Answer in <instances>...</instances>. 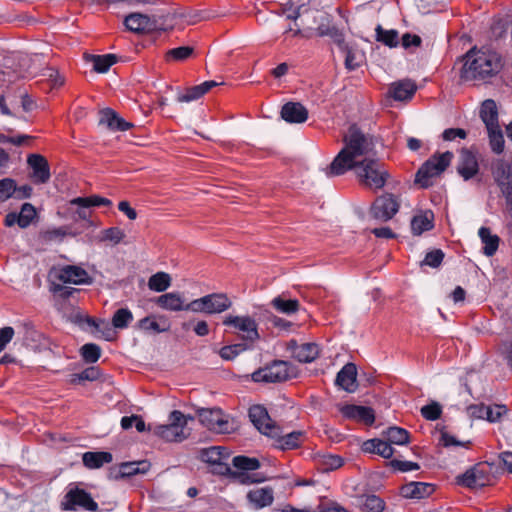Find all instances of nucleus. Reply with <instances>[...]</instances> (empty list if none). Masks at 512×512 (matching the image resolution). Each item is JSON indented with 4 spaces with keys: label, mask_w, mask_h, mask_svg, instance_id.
<instances>
[{
    "label": "nucleus",
    "mask_w": 512,
    "mask_h": 512,
    "mask_svg": "<svg viewBox=\"0 0 512 512\" xmlns=\"http://www.w3.org/2000/svg\"><path fill=\"white\" fill-rule=\"evenodd\" d=\"M263 316L267 324H271L273 327L278 328L281 331L289 332L294 326V323H292L291 321L276 316L275 314L268 310L264 311Z\"/></svg>",
    "instance_id": "49"
},
{
    "label": "nucleus",
    "mask_w": 512,
    "mask_h": 512,
    "mask_svg": "<svg viewBox=\"0 0 512 512\" xmlns=\"http://www.w3.org/2000/svg\"><path fill=\"white\" fill-rule=\"evenodd\" d=\"M353 170L359 182L371 189H381L385 186L389 172L385 169L384 164L376 156L362 159L361 162Z\"/></svg>",
    "instance_id": "4"
},
{
    "label": "nucleus",
    "mask_w": 512,
    "mask_h": 512,
    "mask_svg": "<svg viewBox=\"0 0 512 512\" xmlns=\"http://www.w3.org/2000/svg\"><path fill=\"white\" fill-rule=\"evenodd\" d=\"M232 301L225 293H211L186 304L185 311L205 314H219L228 310Z\"/></svg>",
    "instance_id": "8"
},
{
    "label": "nucleus",
    "mask_w": 512,
    "mask_h": 512,
    "mask_svg": "<svg viewBox=\"0 0 512 512\" xmlns=\"http://www.w3.org/2000/svg\"><path fill=\"white\" fill-rule=\"evenodd\" d=\"M357 368L353 363H347L337 373L335 384L344 389L345 391L352 393L357 389Z\"/></svg>",
    "instance_id": "24"
},
{
    "label": "nucleus",
    "mask_w": 512,
    "mask_h": 512,
    "mask_svg": "<svg viewBox=\"0 0 512 512\" xmlns=\"http://www.w3.org/2000/svg\"><path fill=\"white\" fill-rule=\"evenodd\" d=\"M399 207L400 204L394 195L386 193L375 199L370 208V215L376 220L386 222L393 218Z\"/></svg>",
    "instance_id": "11"
},
{
    "label": "nucleus",
    "mask_w": 512,
    "mask_h": 512,
    "mask_svg": "<svg viewBox=\"0 0 512 512\" xmlns=\"http://www.w3.org/2000/svg\"><path fill=\"white\" fill-rule=\"evenodd\" d=\"M502 66V59L498 53L474 47L463 56L460 77L464 81H485L497 75Z\"/></svg>",
    "instance_id": "2"
},
{
    "label": "nucleus",
    "mask_w": 512,
    "mask_h": 512,
    "mask_svg": "<svg viewBox=\"0 0 512 512\" xmlns=\"http://www.w3.org/2000/svg\"><path fill=\"white\" fill-rule=\"evenodd\" d=\"M442 407L438 402H431L421 408V415L429 421H435L440 418Z\"/></svg>",
    "instance_id": "53"
},
{
    "label": "nucleus",
    "mask_w": 512,
    "mask_h": 512,
    "mask_svg": "<svg viewBox=\"0 0 512 512\" xmlns=\"http://www.w3.org/2000/svg\"><path fill=\"white\" fill-rule=\"evenodd\" d=\"M58 279L63 283H73L76 285L90 282V278L86 270L74 265H67L63 267L59 272Z\"/></svg>",
    "instance_id": "25"
},
{
    "label": "nucleus",
    "mask_w": 512,
    "mask_h": 512,
    "mask_svg": "<svg viewBox=\"0 0 512 512\" xmlns=\"http://www.w3.org/2000/svg\"><path fill=\"white\" fill-rule=\"evenodd\" d=\"M444 259V252L441 249H435L431 252H428L421 262V266L427 265L432 268H437L440 266Z\"/></svg>",
    "instance_id": "55"
},
{
    "label": "nucleus",
    "mask_w": 512,
    "mask_h": 512,
    "mask_svg": "<svg viewBox=\"0 0 512 512\" xmlns=\"http://www.w3.org/2000/svg\"><path fill=\"white\" fill-rule=\"evenodd\" d=\"M247 499L256 509L270 506L274 500L273 489L271 487H263L250 490L247 494Z\"/></svg>",
    "instance_id": "29"
},
{
    "label": "nucleus",
    "mask_w": 512,
    "mask_h": 512,
    "mask_svg": "<svg viewBox=\"0 0 512 512\" xmlns=\"http://www.w3.org/2000/svg\"><path fill=\"white\" fill-rule=\"evenodd\" d=\"M42 76L47 77L53 87H60L64 84L65 79L63 76H61L58 71L52 67H46L43 69Z\"/></svg>",
    "instance_id": "61"
},
{
    "label": "nucleus",
    "mask_w": 512,
    "mask_h": 512,
    "mask_svg": "<svg viewBox=\"0 0 512 512\" xmlns=\"http://www.w3.org/2000/svg\"><path fill=\"white\" fill-rule=\"evenodd\" d=\"M249 418L255 428L263 435L269 437V432L277 425L270 418L266 408L261 405H254L249 409Z\"/></svg>",
    "instance_id": "16"
},
{
    "label": "nucleus",
    "mask_w": 512,
    "mask_h": 512,
    "mask_svg": "<svg viewBox=\"0 0 512 512\" xmlns=\"http://www.w3.org/2000/svg\"><path fill=\"white\" fill-rule=\"evenodd\" d=\"M388 465L393 468L394 470L400 471V472H408L412 470H419L420 466L416 462L411 461H402L398 459L391 460Z\"/></svg>",
    "instance_id": "58"
},
{
    "label": "nucleus",
    "mask_w": 512,
    "mask_h": 512,
    "mask_svg": "<svg viewBox=\"0 0 512 512\" xmlns=\"http://www.w3.org/2000/svg\"><path fill=\"white\" fill-rule=\"evenodd\" d=\"M139 327L147 332L159 333L164 331V328H160L158 322L153 317H145L139 321Z\"/></svg>",
    "instance_id": "63"
},
{
    "label": "nucleus",
    "mask_w": 512,
    "mask_h": 512,
    "mask_svg": "<svg viewBox=\"0 0 512 512\" xmlns=\"http://www.w3.org/2000/svg\"><path fill=\"white\" fill-rule=\"evenodd\" d=\"M360 507L363 512H383L385 502L377 495H364L360 498Z\"/></svg>",
    "instance_id": "40"
},
{
    "label": "nucleus",
    "mask_w": 512,
    "mask_h": 512,
    "mask_svg": "<svg viewBox=\"0 0 512 512\" xmlns=\"http://www.w3.org/2000/svg\"><path fill=\"white\" fill-rule=\"evenodd\" d=\"M281 348L290 352H294L297 349H300V352H320L322 350L316 342L299 343L296 339H290L281 345Z\"/></svg>",
    "instance_id": "44"
},
{
    "label": "nucleus",
    "mask_w": 512,
    "mask_h": 512,
    "mask_svg": "<svg viewBox=\"0 0 512 512\" xmlns=\"http://www.w3.org/2000/svg\"><path fill=\"white\" fill-rule=\"evenodd\" d=\"M156 304L164 310L182 311L185 310L184 301L179 293L170 292L159 296Z\"/></svg>",
    "instance_id": "33"
},
{
    "label": "nucleus",
    "mask_w": 512,
    "mask_h": 512,
    "mask_svg": "<svg viewBox=\"0 0 512 512\" xmlns=\"http://www.w3.org/2000/svg\"><path fill=\"white\" fill-rule=\"evenodd\" d=\"M223 325L232 327L242 333L241 339L243 343L235 344L233 346H224L219 352H239V350L252 349L254 343L261 339V335L258 330V323L256 320L249 315L242 316H226L223 320Z\"/></svg>",
    "instance_id": "3"
},
{
    "label": "nucleus",
    "mask_w": 512,
    "mask_h": 512,
    "mask_svg": "<svg viewBox=\"0 0 512 512\" xmlns=\"http://www.w3.org/2000/svg\"><path fill=\"white\" fill-rule=\"evenodd\" d=\"M343 142L344 147L325 168V174L328 177L343 175L359 164L362 159L377 155L374 138L362 132L355 124L349 127Z\"/></svg>",
    "instance_id": "1"
},
{
    "label": "nucleus",
    "mask_w": 512,
    "mask_h": 512,
    "mask_svg": "<svg viewBox=\"0 0 512 512\" xmlns=\"http://www.w3.org/2000/svg\"><path fill=\"white\" fill-rule=\"evenodd\" d=\"M434 227V213L426 210L413 216L411 220V231L413 235L420 236L423 232L429 231Z\"/></svg>",
    "instance_id": "31"
},
{
    "label": "nucleus",
    "mask_w": 512,
    "mask_h": 512,
    "mask_svg": "<svg viewBox=\"0 0 512 512\" xmlns=\"http://www.w3.org/2000/svg\"><path fill=\"white\" fill-rule=\"evenodd\" d=\"M199 421L203 426L216 433H228L229 422L224 418L219 408H201L197 411Z\"/></svg>",
    "instance_id": "12"
},
{
    "label": "nucleus",
    "mask_w": 512,
    "mask_h": 512,
    "mask_svg": "<svg viewBox=\"0 0 512 512\" xmlns=\"http://www.w3.org/2000/svg\"><path fill=\"white\" fill-rule=\"evenodd\" d=\"M201 84L190 87L184 94H179L177 97L178 102H191L201 98L204 95Z\"/></svg>",
    "instance_id": "54"
},
{
    "label": "nucleus",
    "mask_w": 512,
    "mask_h": 512,
    "mask_svg": "<svg viewBox=\"0 0 512 512\" xmlns=\"http://www.w3.org/2000/svg\"><path fill=\"white\" fill-rule=\"evenodd\" d=\"M382 437L386 439L390 445H406L410 442L409 432L401 427L391 426L382 432Z\"/></svg>",
    "instance_id": "36"
},
{
    "label": "nucleus",
    "mask_w": 512,
    "mask_h": 512,
    "mask_svg": "<svg viewBox=\"0 0 512 512\" xmlns=\"http://www.w3.org/2000/svg\"><path fill=\"white\" fill-rule=\"evenodd\" d=\"M268 432L269 438L274 440V447L282 451L300 447L305 439V432L292 431L284 434L282 428L278 425Z\"/></svg>",
    "instance_id": "13"
},
{
    "label": "nucleus",
    "mask_w": 512,
    "mask_h": 512,
    "mask_svg": "<svg viewBox=\"0 0 512 512\" xmlns=\"http://www.w3.org/2000/svg\"><path fill=\"white\" fill-rule=\"evenodd\" d=\"M491 173L506 200V210L512 218V164L496 159L491 164Z\"/></svg>",
    "instance_id": "9"
},
{
    "label": "nucleus",
    "mask_w": 512,
    "mask_h": 512,
    "mask_svg": "<svg viewBox=\"0 0 512 512\" xmlns=\"http://www.w3.org/2000/svg\"><path fill=\"white\" fill-rule=\"evenodd\" d=\"M77 508H82L89 512H97L99 510L97 502L94 501L89 492L78 486H71L63 497L61 509L63 511H75Z\"/></svg>",
    "instance_id": "10"
},
{
    "label": "nucleus",
    "mask_w": 512,
    "mask_h": 512,
    "mask_svg": "<svg viewBox=\"0 0 512 512\" xmlns=\"http://www.w3.org/2000/svg\"><path fill=\"white\" fill-rule=\"evenodd\" d=\"M193 419L194 417L190 415L185 416L181 411L174 410L169 415L168 424H148V431H152L156 436L168 442H182L190 435L187 422Z\"/></svg>",
    "instance_id": "5"
},
{
    "label": "nucleus",
    "mask_w": 512,
    "mask_h": 512,
    "mask_svg": "<svg viewBox=\"0 0 512 512\" xmlns=\"http://www.w3.org/2000/svg\"><path fill=\"white\" fill-rule=\"evenodd\" d=\"M124 237L125 234L122 229L119 227H111L103 230L101 241H110L114 244H118L123 240Z\"/></svg>",
    "instance_id": "56"
},
{
    "label": "nucleus",
    "mask_w": 512,
    "mask_h": 512,
    "mask_svg": "<svg viewBox=\"0 0 512 512\" xmlns=\"http://www.w3.org/2000/svg\"><path fill=\"white\" fill-rule=\"evenodd\" d=\"M71 205H83V206H111L112 201L108 198L101 197L98 195H91L89 197H77L70 201Z\"/></svg>",
    "instance_id": "47"
},
{
    "label": "nucleus",
    "mask_w": 512,
    "mask_h": 512,
    "mask_svg": "<svg viewBox=\"0 0 512 512\" xmlns=\"http://www.w3.org/2000/svg\"><path fill=\"white\" fill-rule=\"evenodd\" d=\"M375 31L377 41L382 42L383 44L391 48L396 47L398 45V32L396 30H385L382 28L381 25H378Z\"/></svg>",
    "instance_id": "45"
},
{
    "label": "nucleus",
    "mask_w": 512,
    "mask_h": 512,
    "mask_svg": "<svg viewBox=\"0 0 512 512\" xmlns=\"http://www.w3.org/2000/svg\"><path fill=\"white\" fill-rule=\"evenodd\" d=\"M124 25L129 31L141 34L154 30L156 21L146 14L134 12L125 17Z\"/></svg>",
    "instance_id": "18"
},
{
    "label": "nucleus",
    "mask_w": 512,
    "mask_h": 512,
    "mask_svg": "<svg viewBox=\"0 0 512 512\" xmlns=\"http://www.w3.org/2000/svg\"><path fill=\"white\" fill-rule=\"evenodd\" d=\"M489 406L484 404H472L467 407V413L471 418L486 419Z\"/></svg>",
    "instance_id": "62"
},
{
    "label": "nucleus",
    "mask_w": 512,
    "mask_h": 512,
    "mask_svg": "<svg viewBox=\"0 0 512 512\" xmlns=\"http://www.w3.org/2000/svg\"><path fill=\"white\" fill-rule=\"evenodd\" d=\"M458 483L468 488H482L485 486L483 472L471 468L457 477Z\"/></svg>",
    "instance_id": "35"
},
{
    "label": "nucleus",
    "mask_w": 512,
    "mask_h": 512,
    "mask_svg": "<svg viewBox=\"0 0 512 512\" xmlns=\"http://www.w3.org/2000/svg\"><path fill=\"white\" fill-rule=\"evenodd\" d=\"M151 468V464L147 460L124 462L121 463L114 479L129 478L137 474H146Z\"/></svg>",
    "instance_id": "27"
},
{
    "label": "nucleus",
    "mask_w": 512,
    "mask_h": 512,
    "mask_svg": "<svg viewBox=\"0 0 512 512\" xmlns=\"http://www.w3.org/2000/svg\"><path fill=\"white\" fill-rule=\"evenodd\" d=\"M478 235L484 244L483 253L491 257L493 256L499 247L500 238L491 233V230L487 227H481L478 231Z\"/></svg>",
    "instance_id": "34"
},
{
    "label": "nucleus",
    "mask_w": 512,
    "mask_h": 512,
    "mask_svg": "<svg viewBox=\"0 0 512 512\" xmlns=\"http://www.w3.org/2000/svg\"><path fill=\"white\" fill-rule=\"evenodd\" d=\"M212 465L214 466L212 470L214 474L229 476L232 479L238 480L241 484L261 483L267 480L266 477L260 474L249 475L247 473L233 471L227 463L221 460Z\"/></svg>",
    "instance_id": "15"
},
{
    "label": "nucleus",
    "mask_w": 512,
    "mask_h": 512,
    "mask_svg": "<svg viewBox=\"0 0 512 512\" xmlns=\"http://www.w3.org/2000/svg\"><path fill=\"white\" fill-rule=\"evenodd\" d=\"M23 346L33 352H52L57 345L34 329H28L23 337Z\"/></svg>",
    "instance_id": "14"
},
{
    "label": "nucleus",
    "mask_w": 512,
    "mask_h": 512,
    "mask_svg": "<svg viewBox=\"0 0 512 512\" xmlns=\"http://www.w3.org/2000/svg\"><path fill=\"white\" fill-rule=\"evenodd\" d=\"M487 133L491 151L496 155L502 154L505 149V139L501 127L488 128Z\"/></svg>",
    "instance_id": "38"
},
{
    "label": "nucleus",
    "mask_w": 512,
    "mask_h": 512,
    "mask_svg": "<svg viewBox=\"0 0 512 512\" xmlns=\"http://www.w3.org/2000/svg\"><path fill=\"white\" fill-rule=\"evenodd\" d=\"M479 116L485 124L486 129L497 128L499 125L498 108L493 99H486L482 102Z\"/></svg>",
    "instance_id": "28"
},
{
    "label": "nucleus",
    "mask_w": 512,
    "mask_h": 512,
    "mask_svg": "<svg viewBox=\"0 0 512 512\" xmlns=\"http://www.w3.org/2000/svg\"><path fill=\"white\" fill-rule=\"evenodd\" d=\"M395 453L394 448L386 439H379V446L376 448V454L385 459H390Z\"/></svg>",
    "instance_id": "64"
},
{
    "label": "nucleus",
    "mask_w": 512,
    "mask_h": 512,
    "mask_svg": "<svg viewBox=\"0 0 512 512\" xmlns=\"http://www.w3.org/2000/svg\"><path fill=\"white\" fill-rule=\"evenodd\" d=\"M194 48L190 46H180L177 48L170 49L166 52V59L168 61H184L192 56Z\"/></svg>",
    "instance_id": "51"
},
{
    "label": "nucleus",
    "mask_w": 512,
    "mask_h": 512,
    "mask_svg": "<svg viewBox=\"0 0 512 512\" xmlns=\"http://www.w3.org/2000/svg\"><path fill=\"white\" fill-rule=\"evenodd\" d=\"M433 491L434 486L424 482H410L400 488L401 495L409 499H422L431 495Z\"/></svg>",
    "instance_id": "26"
},
{
    "label": "nucleus",
    "mask_w": 512,
    "mask_h": 512,
    "mask_svg": "<svg viewBox=\"0 0 512 512\" xmlns=\"http://www.w3.org/2000/svg\"><path fill=\"white\" fill-rule=\"evenodd\" d=\"M297 374L298 369L292 363L283 360H275L271 364L253 372L252 380L254 382L275 383L296 377Z\"/></svg>",
    "instance_id": "6"
},
{
    "label": "nucleus",
    "mask_w": 512,
    "mask_h": 512,
    "mask_svg": "<svg viewBox=\"0 0 512 512\" xmlns=\"http://www.w3.org/2000/svg\"><path fill=\"white\" fill-rule=\"evenodd\" d=\"M314 23H317L316 28L317 35L320 37L329 36L336 26L332 24L331 16L326 13H321L318 16H314Z\"/></svg>",
    "instance_id": "46"
},
{
    "label": "nucleus",
    "mask_w": 512,
    "mask_h": 512,
    "mask_svg": "<svg viewBox=\"0 0 512 512\" xmlns=\"http://www.w3.org/2000/svg\"><path fill=\"white\" fill-rule=\"evenodd\" d=\"M16 191V182L11 178H4L0 180V199L7 200L14 195Z\"/></svg>",
    "instance_id": "57"
},
{
    "label": "nucleus",
    "mask_w": 512,
    "mask_h": 512,
    "mask_svg": "<svg viewBox=\"0 0 512 512\" xmlns=\"http://www.w3.org/2000/svg\"><path fill=\"white\" fill-rule=\"evenodd\" d=\"M132 319L133 316L129 309L120 308L113 315L112 326L118 329L126 328Z\"/></svg>",
    "instance_id": "50"
},
{
    "label": "nucleus",
    "mask_w": 512,
    "mask_h": 512,
    "mask_svg": "<svg viewBox=\"0 0 512 512\" xmlns=\"http://www.w3.org/2000/svg\"><path fill=\"white\" fill-rule=\"evenodd\" d=\"M162 356V359H157L154 362L153 359L145 358V361H149L150 364L158 366L160 369H170L175 365H184L186 364V360L184 359L183 354H159Z\"/></svg>",
    "instance_id": "39"
},
{
    "label": "nucleus",
    "mask_w": 512,
    "mask_h": 512,
    "mask_svg": "<svg viewBox=\"0 0 512 512\" xmlns=\"http://www.w3.org/2000/svg\"><path fill=\"white\" fill-rule=\"evenodd\" d=\"M19 216V227L26 228L28 227L34 217L36 216V210L35 207L30 203H24L21 207Z\"/></svg>",
    "instance_id": "52"
},
{
    "label": "nucleus",
    "mask_w": 512,
    "mask_h": 512,
    "mask_svg": "<svg viewBox=\"0 0 512 512\" xmlns=\"http://www.w3.org/2000/svg\"><path fill=\"white\" fill-rule=\"evenodd\" d=\"M479 171V165L476 156L468 149H462L459 162L457 165V172L465 180H470Z\"/></svg>",
    "instance_id": "19"
},
{
    "label": "nucleus",
    "mask_w": 512,
    "mask_h": 512,
    "mask_svg": "<svg viewBox=\"0 0 512 512\" xmlns=\"http://www.w3.org/2000/svg\"><path fill=\"white\" fill-rule=\"evenodd\" d=\"M281 118L288 123H304L308 119V110L299 102H287L281 108Z\"/></svg>",
    "instance_id": "22"
},
{
    "label": "nucleus",
    "mask_w": 512,
    "mask_h": 512,
    "mask_svg": "<svg viewBox=\"0 0 512 512\" xmlns=\"http://www.w3.org/2000/svg\"><path fill=\"white\" fill-rule=\"evenodd\" d=\"M270 304L277 312L288 316L300 310V302L297 299L288 298L285 293L274 297Z\"/></svg>",
    "instance_id": "30"
},
{
    "label": "nucleus",
    "mask_w": 512,
    "mask_h": 512,
    "mask_svg": "<svg viewBox=\"0 0 512 512\" xmlns=\"http://www.w3.org/2000/svg\"><path fill=\"white\" fill-rule=\"evenodd\" d=\"M27 163L32 169L34 182L37 184H45L50 180V166L47 159L40 154H31L27 158Z\"/></svg>",
    "instance_id": "17"
},
{
    "label": "nucleus",
    "mask_w": 512,
    "mask_h": 512,
    "mask_svg": "<svg viewBox=\"0 0 512 512\" xmlns=\"http://www.w3.org/2000/svg\"><path fill=\"white\" fill-rule=\"evenodd\" d=\"M452 158L453 153L450 151L433 155L418 169L415 182L419 184L421 188H429L432 186L431 178L443 173L450 165Z\"/></svg>",
    "instance_id": "7"
},
{
    "label": "nucleus",
    "mask_w": 512,
    "mask_h": 512,
    "mask_svg": "<svg viewBox=\"0 0 512 512\" xmlns=\"http://www.w3.org/2000/svg\"><path fill=\"white\" fill-rule=\"evenodd\" d=\"M507 412H508V409L505 405L496 404L494 406H489V408L487 410L486 420L491 423L497 422Z\"/></svg>",
    "instance_id": "59"
},
{
    "label": "nucleus",
    "mask_w": 512,
    "mask_h": 512,
    "mask_svg": "<svg viewBox=\"0 0 512 512\" xmlns=\"http://www.w3.org/2000/svg\"><path fill=\"white\" fill-rule=\"evenodd\" d=\"M417 90V85L410 79L394 82L389 87L388 94L396 101L410 100Z\"/></svg>",
    "instance_id": "23"
},
{
    "label": "nucleus",
    "mask_w": 512,
    "mask_h": 512,
    "mask_svg": "<svg viewBox=\"0 0 512 512\" xmlns=\"http://www.w3.org/2000/svg\"><path fill=\"white\" fill-rule=\"evenodd\" d=\"M86 322L90 327L95 328L96 332L102 334L106 340H112L115 335L114 327L104 320H95L94 318L87 317Z\"/></svg>",
    "instance_id": "48"
},
{
    "label": "nucleus",
    "mask_w": 512,
    "mask_h": 512,
    "mask_svg": "<svg viewBox=\"0 0 512 512\" xmlns=\"http://www.w3.org/2000/svg\"><path fill=\"white\" fill-rule=\"evenodd\" d=\"M101 376V371L98 366H90L80 373H75L70 376L71 384H80L84 381H95Z\"/></svg>",
    "instance_id": "43"
},
{
    "label": "nucleus",
    "mask_w": 512,
    "mask_h": 512,
    "mask_svg": "<svg viewBox=\"0 0 512 512\" xmlns=\"http://www.w3.org/2000/svg\"><path fill=\"white\" fill-rule=\"evenodd\" d=\"M232 464L236 469L243 473H246L247 471H255L261 466L257 458L244 455L235 456L232 459Z\"/></svg>",
    "instance_id": "42"
},
{
    "label": "nucleus",
    "mask_w": 512,
    "mask_h": 512,
    "mask_svg": "<svg viewBox=\"0 0 512 512\" xmlns=\"http://www.w3.org/2000/svg\"><path fill=\"white\" fill-rule=\"evenodd\" d=\"M100 125H106L112 131H126L133 127L131 122L126 121L111 108H105L100 111Z\"/></svg>",
    "instance_id": "21"
},
{
    "label": "nucleus",
    "mask_w": 512,
    "mask_h": 512,
    "mask_svg": "<svg viewBox=\"0 0 512 512\" xmlns=\"http://www.w3.org/2000/svg\"><path fill=\"white\" fill-rule=\"evenodd\" d=\"M171 285V277L166 272H157L148 280V287L155 292H164Z\"/></svg>",
    "instance_id": "41"
},
{
    "label": "nucleus",
    "mask_w": 512,
    "mask_h": 512,
    "mask_svg": "<svg viewBox=\"0 0 512 512\" xmlns=\"http://www.w3.org/2000/svg\"><path fill=\"white\" fill-rule=\"evenodd\" d=\"M340 411L345 418L358 420L366 425H372L375 422V413L371 407L347 404Z\"/></svg>",
    "instance_id": "20"
},
{
    "label": "nucleus",
    "mask_w": 512,
    "mask_h": 512,
    "mask_svg": "<svg viewBox=\"0 0 512 512\" xmlns=\"http://www.w3.org/2000/svg\"><path fill=\"white\" fill-rule=\"evenodd\" d=\"M86 59L92 62L93 69L97 73H106L110 67L117 62V56L115 54L88 55Z\"/></svg>",
    "instance_id": "37"
},
{
    "label": "nucleus",
    "mask_w": 512,
    "mask_h": 512,
    "mask_svg": "<svg viewBox=\"0 0 512 512\" xmlns=\"http://www.w3.org/2000/svg\"><path fill=\"white\" fill-rule=\"evenodd\" d=\"M82 461L88 469H99L104 464L111 463L113 456L110 452L106 451H88L82 455Z\"/></svg>",
    "instance_id": "32"
},
{
    "label": "nucleus",
    "mask_w": 512,
    "mask_h": 512,
    "mask_svg": "<svg viewBox=\"0 0 512 512\" xmlns=\"http://www.w3.org/2000/svg\"><path fill=\"white\" fill-rule=\"evenodd\" d=\"M220 451L217 447L212 446L201 450V460L203 462L214 464L221 460L219 456Z\"/></svg>",
    "instance_id": "60"
}]
</instances>
